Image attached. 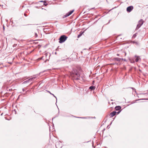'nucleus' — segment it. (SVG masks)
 <instances>
[{"instance_id":"obj_1","label":"nucleus","mask_w":148,"mask_h":148,"mask_svg":"<svg viewBox=\"0 0 148 148\" xmlns=\"http://www.w3.org/2000/svg\"><path fill=\"white\" fill-rule=\"evenodd\" d=\"M81 70L80 68L77 69H73L71 73V76L76 80L79 79L80 77V72Z\"/></svg>"},{"instance_id":"obj_2","label":"nucleus","mask_w":148,"mask_h":148,"mask_svg":"<svg viewBox=\"0 0 148 148\" xmlns=\"http://www.w3.org/2000/svg\"><path fill=\"white\" fill-rule=\"evenodd\" d=\"M67 37L64 35L61 36L59 38V42L61 43L64 42L67 39Z\"/></svg>"},{"instance_id":"obj_3","label":"nucleus","mask_w":148,"mask_h":148,"mask_svg":"<svg viewBox=\"0 0 148 148\" xmlns=\"http://www.w3.org/2000/svg\"><path fill=\"white\" fill-rule=\"evenodd\" d=\"M143 21L142 20H140L138 22V24L137 25L136 29V30L138 29L143 24Z\"/></svg>"},{"instance_id":"obj_4","label":"nucleus","mask_w":148,"mask_h":148,"mask_svg":"<svg viewBox=\"0 0 148 148\" xmlns=\"http://www.w3.org/2000/svg\"><path fill=\"white\" fill-rule=\"evenodd\" d=\"M74 10H73L70 11L68 13L66 14L65 15L63 16V18H65L66 17L70 15L71 14L73 13V12H74Z\"/></svg>"},{"instance_id":"obj_5","label":"nucleus","mask_w":148,"mask_h":148,"mask_svg":"<svg viewBox=\"0 0 148 148\" xmlns=\"http://www.w3.org/2000/svg\"><path fill=\"white\" fill-rule=\"evenodd\" d=\"M133 7L132 6H130L127 7V11L128 12H130L133 9Z\"/></svg>"},{"instance_id":"obj_6","label":"nucleus","mask_w":148,"mask_h":148,"mask_svg":"<svg viewBox=\"0 0 148 148\" xmlns=\"http://www.w3.org/2000/svg\"><path fill=\"white\" fill-rule=\"evenodd\" d=\"M116 113V112L114 111L111 112L110 114V117H112L114 116Z\"/></svg>"},{"instance_id":"obj_7","label":"nucleus","mask_w":148,"mask_h":148,"mask_svg":"<svg viewBox=\"0 0 148 148\" xmlns=\"http://www.w3.org/2000/svg\"><path fill=\"white\" fill-rule=\"evenodd\" d=\"M121 60H123V58H114L113 59V60H114L115 61H119V62L120 61H121Z\"/></svg>"},{"instance_id":"obj_8","label":"nucleus","mask_w":148,"mask_h":148,"mask_svg":"<svg viewBox=\"0 0 148 148\" xmlns=\"http://www.w3.org/2000/svg\"><path fill=\"white\" fill-rule=\"evenodd\" d=\"M115 108L116 110H119L121 109V108L120 106H117L115 107Z\"/></svg>"},{"instance_id":"obj_9","label":"nucleus","mask_w":148,"mask_h":148,"mask_svg":"<svg viewBox=\"0 0 148 148\" xmlns=\"http://www.w3.org/2000/svg\"><path fill=\"white\" fill-rule=\"evenodd\" d=\"M135 57H136V59H135V61L136 62H138L140 59L139 57L138 56H135Z\"/></svg>"},{"instance_id":"obj_10","label":"nucleus","mask_w":148,"mask_h":148,"mask_svg":"<svg viewBox=\"0 0 148 148\" xmlns=\"http://www.w3.org/2000/svg\"><path fill=\"white\" fill-rule=\"evenodd\" d=\"M84 31L83 32H81L79 33V34L78 35L77 37L78 38H79L80 37L82 34L84 33Z\"/></svg>"},{"instance_id":"obj_11","label":"nucleus","mask_w":148,"mask_h":148,"mask_svg":"<svg viewBox=\"0 0 148 148\" xmlns=\"http://www.w3.org/2000/svg\"><path fill=\"white\" fill-rule=\"evenodd\" d=\"M33 78H30L29 79H28L27 80H26L25 82H24L23 83V84H26L30 80H32Z\"/></svg>"},{"instance_id":"obj_12","label":"nucleus","mask_w":148,"mask_h":148,"mask_svg":"<svg viewBox=\"0 0 148 148\" xmlns=\"http://www.w3.org/2000/svg\"><path fill=\"white\" fill-rule=\"evenodd\" d=\"M95 88V87L94 86H91L89 87V89L91 90H94Z\"/></svg>"},{"instance_id":"obj_13","label":"nucleus","mask_w":148,"mask_h":148,"mask_svg":"<svg viewBox=\"0 0 148 148\" xmlns=\"http://www.w3.org/2000/svg\"><path fill=\"white\" fill-rule=\"evenodd\" d=\"M43 3V5H45V6H46L48 5V4L47 3L46 1H44Z\"/></svg>"},{"instance_id":"obj_14","label":"nucleus","mask_w":148,"mask_h":148,"mask_svg":"<svg viewBox=\"0 0 148 148\" xmlns=\"http://www.w3.org/2000/svg\"><path fill=\"white\" fill-rule=\"evenodd\" d=\"M133 43L135 44L136 45H138V42L136 41H133Z\"/></svg>"},{"instance_id":"obj_15","label":"nucleus","mask_w":148,"mask_h":148,"mask_svg":"<svg viewBox=\"0 0 148 148\" xmlns=\"http://www.w3.org/2000/svg\"><path fill=\"white\" fill-rule=\"evenodd\" d=\"M136 34L137 33H136L135 34H134L132 36V38H135L136 37Z\"/></svg>"},{"instance_id":"obj_16","label":"nucleus","mask_w":148,"mask_h":148,"mask_svg":"<svg viewBox=\"0 0 148 148\" xmlns=\"http://www.w3.org/2000/svg\"><path fill=\"white\" fill-rule=\"evenodd\" d=\"M121 112V110H120L119 111H118L117 112H116V113H117V114H119Z\"/></svg>"},{"instance_id":"obj_17","label":"nucleus","mask_w":148,"mask_h":148,"mask_svg":"<svg viewBox=\"0 0 148 148\" xmlns=\"http://www.w3.org/2000/svg\"><path fill=\"white\" fill-rule=\"evenodd\" d=\"M35 36L36 37L38 36V35L36 33H35Z\"/></svg>"},{"instance_id":"obj_18","label":"nucleus","mask_w":148,"mask_h":148,"mask_svg":"<svg viewBox=\"0 0 148 148\" xmlns=\"http://www.w3.org/2000/svg\"><path fill=\"white\" fill-rule=\"evenodd\" d=\"M52 95L54 97H55L56 99V100H57V98L53 94H52Z\"/></svg>"},{"instance_id":"obj_19","label":"nucleus","mask_w":148,"mask_h":148,"mask_svg":"<svg viewBox=\"0 0 148 148\" xmlns=\"http://www.w3.org/2000/svg\"><path fill=\"white\" fill-rule=\"evenodd\" d=\"M42 58H43V57H42L41 58H38V59L40 60H41V59H42Z\"/></svg>"},{"instance_id":"obj_20","label":"nucleus","mask_w":148,"mask_h":148,"mask_svg":"<svg viewBox=\"0 0 148 148\" xmlns=\"http://www.w3.org/2000/svg\"><path fill=\"white\" fill-rule=\"evenodd\" d=\"M48 92L49 93H50L51 95H52V93H51V92H50V91H48Z\"/></svg>"},{"instance_id":"obj_21","label":"nucleus","mask_w":148,"mask_h":148,"mask_svg":"<svg viewBox=\"0 0 148 148\" xmlns=\"http://www.w3.org/2000/svg\"><path fill=\"white\" fill-rule=\"evenodd\" d=\"M123 60L124 61H126V60L125 59H123Z\"/></svg>"},{"instance_id":"obj_22","label":"nucleus","mask_w":148,"mask_h":148,"mask_svg":"<svg viewBox=\"0 0 148 148\" xmlns=\"http://www.w3.org/2000/svg\"><path fill=\"white\" fill-rule=\"evenodd\" d=\"M46 60L45 61V62H47V60Z\"/></svg>"},{"instance_id":"obj_23","label":"nucleus","mask_w":148,"mask_h":148,"mask_svg":"<svg viewBox=\"0 0 148 148\" xmlns=\"http://www.w3.org/2000/svg\"><path fill=\"white\" fill-rule=\"evenodd\" d=\"M44 1H40V2H43Z\"/></svg>"},{"instance_id":"obj_24","label":"nucleus","mask_w":148,"mask_h":148,"mask_svg":"<svg viewBox=\"0 0 148 148\" xmlns=\"http://www.w3.org/2000/svg\"><path fill=\"white\" fill-rule=\"evenodd\" d=\"M25 90L23 88V91H24Z\"/></svg>"},{"instance_id":"obj_25","label":"nucleus","mask_w":148,"mask_h":148,"mask_svg":"<svg viewBox=\"0 0 148 148\" xmlns=\"http://www.w3.org/2000/svg\"><path fill=\"white\" fill-rule=\"evenodd\" d=\"M24 15L25 16H27L26 15V14H24Z\"/></svg>"},{"instance_id":"obj_26","label":"nucleus","mask_w":148,"mask_h":148,"mask_svg":"<svg viewBox=\"0 0 148 148\" xmlns=\"http://www.w3.org/2000/svg\"><path fill=\"white\" fill-rule=\"evenodd\" d=\"M78 118H82V117H78Z\"/></svg>"},{"instance_id":"obj_27","label":"nucleus","mask_w":148,"mask_h":148,"mask_svg":"<svg viewBox=\"0 0 148 148\" xmlns=\"http://www.w3.org/2000/svg\"><path fill=\"white\" fill-rule=\"evenodd\" d=\"M2 68V67H0V69Z\"/></svg>"},{"instance_id":"obj_28","label":"nucleus","mask_w":148,"mask_h":148,"mask_svg":"<svg viewBox=\"0 0 148 148\" xmlns=\"http://www.w3.org/2000/svg\"><path fill=\"white\" fill-rule=\"evenodd\" d=\"M117 56H119V54H117Z\"/></svg>"},{"instance_id":"obj_29","label":"nucleus","mask_w":148,"mask_h":148,"mask_svg":"<svg viewBox=\"0 0 148 148\" xmlns=\"http://www.w3.org/2000/svg\"><path fill=\"white\" fill-rule=\"evenodd\" d=\"M107 128H109V127H108V126L107 127Z\"/></svg>"},{"instance_id":"obj_30","label":"nucleus","mask_w":148,"mask_h":148,"mask_svg":"<svg viewBox=\"0 0 148 148\" xmlns=\"http://www.w3.org/2000/svg\"><path fill=\"white\" fill-rule=\"evenodd\" d=\"M107 128H109V127H108V126L107 127Z\"/></svg>"},{"instance_id":"obj_31","label":"nucleus","mask_w":148,"mask_h":148,"mask_svg":"<svg viewBox=\"0 0 148 148\" xmlns=\"http://www.w3.org/2000/svg\"><path fill=\"white\" fill-rule=\"evenodd\" d=\"M3 29H4V26H3Z\"/></svg>"},{"instance_id":"obj_32","label":"nucleus","mask_w":148,"mask_h":148,"mask_svg":"<svg viewBox=\"0 0 148 148\" xmlns=\"http://www.w3.org/2000/svg\"><path fill=\"white\" fill-rule=\"evenodd\" d=\"M57 54V53H56V52L55 53V54Z\"/></svg>"},{"instance_id":"obj_33","label":"nucleus","mask_w":148,"mask_h":148,"mask_svg":"<svg viewBox=\"0 0 148 148\" xmlns=\"http://www.w3.org/2000/svg\"><path fill=\"white\" fill-rule=\"evenodd\" d=\"M110 20L109 21V23H110Z\"/></svg>"},{"instance_id":"obj_34","label":"nucleus","mask_w":148,"mask_h":148,"mask_svg":"<svg viewBox=\"0 0 148 148\" xmlns=\"http://www.w3.org/2000/svg\"><path fill=\"white\" fill-rule=\"evenodd\" d=\"M147 99V100H148V99Z\"/></svg>"}]
</instances>
